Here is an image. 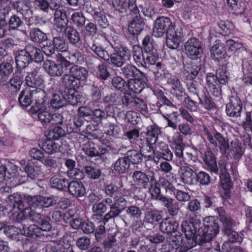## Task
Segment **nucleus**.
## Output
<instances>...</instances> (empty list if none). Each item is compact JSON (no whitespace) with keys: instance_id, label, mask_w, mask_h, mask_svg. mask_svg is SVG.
Here are the masks:
<instances>
[{"instance_id":"63","label":"nucleus","mask_w":252,"mask_h":252,"mask_svg":"<svg viewBox=\"0 0 252 252\" xmlns=\"http://www.w3.org/2000/svg\"><path fill=\"white\" fill-rule=\"evenodd\" d=\"M126 213L131 219H138L141 218L142 213L140 208L136 205L127 207Z\"/></svg>"},{"instance_id":"17","label":"nucleus","mask_w":252,"mask_h":252,"mask_svg":"<svg viewBox=\"0 0 252 252\" xmlns=\"http://www.w3.org/2000/svg\"><path fill=\"white\" fill-rule=\"evenodd\" d=\"M87 12L93 17L94 21L102 28H105L109 25L108 21L105 13L99 8L92 7L91 5L87 9Z\"/></svg>"},{"instance_id":"7","label":"nucleus","mask_w":252,"mask_h":252,"mask_svg":"<svg viewBox=\"0 0 252 252\" xmlns=\"http://www.w3.org/2000/svg\"><path fill=\"white\" fill-rule=\"evenodd\" d=\"M114 199L113 204L109 207V211L104 215L103 224L106 223L111 219L118 217L127 208V201L125 198L118 197Z\"/></svg>"},{"instance_id":"10","label":"nucleus","mask_w":252,"mask_h":252,"mask_svg":"<svg viewBox=\"0 0 252 252\" xmlns=\"http://www.w3.org/2000/svg\"><path fill=\"white\" fill-rule=\"evenodd\" d=\"M176 110V107L174 105H160L159 107L160 113L167 122V126L173 130L177 128L178 112Z\"/></svg>"},{"instance_id":"42","label":"nucleus","mask_w":252,"mask_h":252,"mask_svg":"<svg viewBox=\"0 0 252 252\" xmlns=\"http://www.w3.org/2000/svg\"><path fill=\"white\" fill-rule=\"evenodd\" d=\"M122 187V183L119 186L111 183L105 186L104 192L107 196L116 199L121 193Z\"/></svg>"},{"instance_id":"2","label":"nucleus","mask_w":252,"mask_h":252,"mask_svg":"<svg viewBox=\"0 0 252 252\" xmlns=\"http://www.w3.org/2000/svg\"><path fill=\"white\" fill-rule=\"evenodd\" d=\"M22 198V197L18 193H14L9 195L6 199V202L9 203V209H15L17 208L19 211L22 210L17 212L18 217H17V219L18 220H22L24 216V219L29 218L32 221H36L37 219L39 218V215L28 208L24 209Z\"/></svg>"},{"instance_id":"46","label":"nucleus","mask_w":252,"mask_h":252,"mask_svg":"<svg viewBox=\"0 0 252 252\" xmlns=\"http://www.w3.org/2000/svg\"><path fill=\"white\" fill-rule=\"evenodd\" d=\"M169 82L171 85L173 93L177 97H181L185 94V90L178 78H171L169 79Z\"/></svg>"},{"instance_id":"51","label":"nucleus","mask_w":252,"mask_h":252,"mask_svg":"<svg viewBox=\"0 0 252 252\" xmlns=\"http://www.w3.org/2000/svg\"><path fill=\"white\" fill-rule=\"evenodd\" d=\"M48 74L52 76H59L63 73V66L55 63V61L48 59Z\"/></svg>"},{"instance_id":"62","label":"nucleus","mask_w":252,"mask_h":252,"mask_svg":"<svg viewBox=\"0 0 252 252\" xmlns=\"http://www.w3.org/2000/svg\"><path fill=\"white\" fill-rule=\"evenodd\" d=\"M199 104L207 110H212L216 107V104L210 95H204L201 98H198Z\"/></svg>"},{"instance_id":"36","label":"nucleus","mask_w":252,"mask_h":252,"mask_svg":"<svg viewBox=\"0 0 252 252\" xmlns=\"http://www.w3.org/2000/svg\"><path fill=\"white\" fill-rule=\"evenodd\" d=\"M37 71L34 70L29 73L26 77V83L27 86L31 88H37V87H44L43 81L41 78L36 77Z\"/></svg>"},{"instance_id":"11","label":"nucleus","mask_w":252,"mask_h":252,"mask_svg":"<svg viewBox=\"0 0 252 252\" xmlns=\"http://www.w3.org/2000/svg\"><path fill=\"white\" fill-rule=\"evenodd\" d=\"M180 180L185 184L194 185L196 172L198 170L193 165H178Z\"/></svg>"},{"instance_id":"60","label":"nucleus","mask_w":252,"mask_h":252,"mask_svg":"<svg viewBox=\"0 0 252 252\" xmlns=\"http://www.w3.org/2000/svg\"><path fill=\"white\" fill-rule=\"evenodd\" d=\"M12 0H0V19H4L11 10Z\"/></svg>"},{"instance_id":"23","label":"nucleus","mask_w":252,"mask_h":252,"mask_svg":"<svg viewBox=\"0 0 252 252\" xmlns=\"http://www.w3.org/2000/svg\"><path fill=\"white\" fill-rule=\"evenodd\" d=\"M210 52L213 59L218 62L225 58L226 54L224 44L219 41L215 42L210 49Z\"/></svg>"},{"instance_id":"35","label":"nucleus","mask_w":252,"mask_h":252,"mask_svg":"<svg viewBox=\"0 0 252 252\" xmlns=\"http://www.w3.org/2000/svg\"><path fill=\"white\" fill-rule=\"evenodd\" d=\"M130 163L127 158L125 156L119 158L114 164V169L116 172L124 174L128 171L130 168Z\"/></svg>"},{"instance_id":"39","label":"nucleus","mask_w":252,"mask_h":252,"mask_svg":"<svg viewBox=\"0 0 252 252\" xmlns=\"http://www.w3.org/2000/svg\"><path fill=\"white\" fill-rule=\"evenodd\" d=\"M162 216L160 211L157 209L147 211L145 214L144 221L154 224L162 220Z\"/></svg>"},{"instance_id":"32","label":"nucleus","mask_w":252,"mask_h":252,"mask_svg":"<svg viewBox=\"0 0 252 252\" xmlns=\"http://www.w3.org/2000/svg\"><path fill=\"white\" fill-rule=\"evenodd\" d=\"M121 131L120 128L116 125L110 123L108 127V129L105 132L104 135L101 139L102 143L107 147L110 146L111 138L107 139L105 136H116L119 134Z\"/></svg>"},{"instance_id":"48","label":"nucleus","mask_w":252,"mask_h":252,"mask_svg":"<svg viewBox=\"0 0 252 252\" xmlns=\"http://www.w3.org/2000/svg\"><path fill=\"white\" fill-rule=\"evenodd\" d=\"M214 230L207 229L204 226L198 228L197 236H199V239L204 242H209L211 241L217 235H212L214 233Z\"/></svg>"},{"instance_id":"19","label":"nucleus","mask_w":252,"mask_h":252,"mask_svg":"<svg viewBox=\"0 0 252 252\" xmlns=\"http://www.w3.org/2000/svg\"><path fill=\"white\" fill-rule=\"evenodd\" d=\"M68 193L76 198L83 196L86 193L84 185L81 181H72L67 186Z\"/></svg>"},{"instance_id":"29","label":"nucleus","mask_w":252,"mask_h":252,"mask_svg":"<svg viewBox=\"0 0 252 252\" xmlns=\"http://www.w3.org/2000/svg\"><path fill=\"white\" fill-rule=\"evenodd\" d=\"M203 160L210 170L215 173L218 172L216 158L210 148H208L205 152Z\"/></svg>"},{"instance_id":"30","label":"nucleus","mask_w":252,"mask_h":252,"mask_svg":"<svg viewBox=\"0 0 252 252\" xmlns=\"http://www.w3.org/2000/svg\"><path fill=\"white\" fill-rule=\"evenodd\" d=\"M144 28V23L140 16L133 17L128 27V31L132 35H138Z\"/></svg>"},{"instance_id":"59","label":"nucleus","mask_w":252,"mask_h":252,"mask_svg":"<svg viewBox=\"0 0 252 252\" xmlns=\"http://www.w3.org/2000/svg\"><path fill=\"white\" fill-rule=\"evenodd\" d=\"M220 177L223 189H227L231 187V182L229 174L225 167L224 169H220Z\"/></svg>"},{"instance_id":"55","label":"nucleus","mask_w":252,"mask_h":252,"mask_svg":"<svg viewBox=\"0 0 252 252\" xmlns=\"http://www.w3.org/2000/svg\"><path fill=\"white\" fill-rule=\"evenodd\" d=\"M220 85H225L228 81V73L225 66L220 67L215 74Z\"/></svg>"},{"instance_id":"33","label":"nucleus","mask_w":252,"mask_h":252,"mask_svg":"<svg viewBox=\"0 0 252 252\" xmlns=\"http://www.w3.org/2000/svg\"><path fill=\"white\" fill-rule=\"evenodd\" d=\"M92 212L93 213L92 216V220L94 221L98 220L99 221L102 220L104 216L103 214L107 210V207L103 202H98L94 204L92 206Z\"/></svg>"},{"instance_id":"50","label":"nucleus","mask_w":252,"mask_h":252,"mask_svg":"<svg viewBox=\"0 0 252 252\" xmlns=\"http://www.w3.org/2000/svg\"><path fill=\"white\" fill-rule=\"evenodd\" d=\"M50 183L52 188L62 190L66 187L68 182L66 179L61 178L59 176L56 175L50 179Z\"/></svg>"},{"instance_id":"21","label":"nucleus","mask_w":252,"mask_h":252,"mask_svg":"<svg viewBox=\"0 0 252 252\" xmlns=\"http://www.w3.org/2000/svg\"><path fill=\"white\" fill-rule=\"evenodd\" d=\"M69 73L72 74L78 84L82 86L86 82L88 71L84 67L73 65L70 68Z\"/></svg>"},{"instance_id":"49","label":"nucleus","mask_w":252,"mask_h":252,"mask_svg":"<svg viewBox=\"0 0 252 252\" xmlns=\"http://www.w3.org/2000/svg\"><path fill=\"white\" fill-rule=\"evenodd\" d=\"M214 230L207 229L204 226L198 228L197 236H199V239L204 242H209L211 241L217 235H212L214 233Z\"/></svg>"},{"instance_id":"43","label":"nucleus","mask_w":252,"mask_h":252,"mask_svg":"<svg viewBox=\"0 0 252 252\" xmlns=\"http://www.w3.org/2000/svg\"><path fill=\"white\" fill-rule=\"evenodd\" d=\"M64 93L65 94L64 95H60L59 94H54L53 95V97L51 100V105L52 107L59 109L65 104L66 100H68L69 102V99L67 98L68 94L66 91H64Z\"/></svg>"},{"instance_id":"52","label":"nucleus","mask_w":252,"mask_h":252,"mask_svg":"<svg viewBox=\"0 0 252 252\" xmlns=\"http://www.w3.org/2000/svg\"><path fill=\"white\" fill-rule=\"evenodd\" d=\"M149 191L153 198L158 200L162 195L160 193V189L155 177H151Z\"/></svg>"},{"instance_id":"25","label":"nucleus","mask_w":252,"mask_h":252,"mask_svg":"<svg viewBox=\"0 0 252 252\" xmlns=\"http://www.w3.org/2000/svg\"><path fill=\"white\" fill-rule=\"evenodd\" d=\"M48 247H51L52 252H73V248L68 243L57 241V239L52 240L48 238Z\"/></svg>"},{"instance_id":"40","label":"nucleus","mask_w":252,"mask_h":252,"mask_svg":"<svg viewBox=\"0 0 252 252\" xmlns=\"http://www.w3.org/2000/svg\"><path fill=\"white\" fill-rule=\"evenodd\" d=\"M217 212L220 220L223 224L222 228H232L234 224V221L230 216L226 213L222 207L217 208Z\"/></svg>"},{"instance_id":"14","label":"nucleus","mask_w":252,"mask_h":252,"mask_svg":"<svg viewBox=\"0 0 252 252\" xmlns=\"http://www.w3.org/2000/svg\"><path fill=\"white\" fill-rule=\"evenodd\" d=\"M53 47L52 49H48V57L56 61L62 60L63 58L59 51H65L67 49L66 44L64 41L61 37H54L53 41Z\"/></svg>"},{"instance_id":"58","label":"nucleus","mask_w":252,"mask_h":252,"mask_svg":"<svg viewBox=\"0 0 252 252\" xmlns=\"http://www.w3.org/2000/svg\"><path fill=\"white\" fill-rule=\"evenodd\" d=\"M243 71L245 82L252 85V61L243 63Z\"/></svg>"},{"instance_id":"44","label":"nucleus","mask_w":252,"mask_h":252,"mask_svg":"<svg viewBox=\"0 0 252 252\" xmlns=\"http://www.w3.org/2000/svg\"><path fill=\"white\" fill-rule=\"evenodd\" d=\"M128 89L135 94H139L145 88V84L141 80L132 79L128 80L126 83Z\"/></svg>"},{"instance_id":"5","label":"nucleus","mask_w":252,"mask_h":252,"mask_svg":"<svg viewBox=\"0 0 252 252\" xmlns=\"http://www.w3.org/2000/svg\"><path fill=\"white\" fill-rule=\"evenodd\" d=\"M179 24L173 23L170 19L167 17L161 16L156 19L154 23L152 34L156 37H161L169 30H172Z\"/></svg>"},{"instance_id":"8","label":"nucleus","mask_w":252,"mask_h":252,"mask_svg":"<svg viewBox=\"0 0 252 252\" xmlns=\"http://www.w3.org/2000/svg\"><path fill=\"white\" fill-rule=\"evenodd\" d=\"M184 36L183 27L181 25L171 31L169 30L166 34V44L167 46L173 50L177 49L180 47L182 38Z\"/></svg>"},{"instance_id":"38","label":"nucleus","mask_w":252,"mask_h":252,"mask_svg":"<svg viewBox=\"0 0 252 252\" xmlns=\"http://www.w3.org/2000/svg\"><path fill=\"white\" fill-rule=\"evenodd\" d=\"M34 92V91H32L29 88H26L21 92L19 101L22 107H27L31 105Z\"/></svg>"},{"instance_id":"53","label":"nucleus","mask_w":252,"mask_h":252,"mask_svg":"<svg viewBox=\"0 0 252 252\" xmlns=\"http://www.w3.org/2000/svg\"><path fill=\"white\" fill-rule=\"evenodd\" d=\"M126 155V157L129 161V163L131 164H139L141 163L143 160V155L142 153L135 150H128Z\"/></svg>"},{"instance_id":"54","label":"nucleus","mask_w":252,"mask_h":252,"mask_svg":"<svg viewBox=\"0 0 252 252\" xmlns=\"http://www.w3.org/2000/svg\"><path fill=\"white\" fill-rule=\"evenodd\" d=\"M105 61L117 68H121L126 63L115 52L110 55L108 53Z\"/></svg>"},{"instance_id":"9","label":"nucleus","mask_w":252,"mask_h":252,"mask_svg":"<svg viewBox=\"0 0 252 252\" xmlns=\"http://www.w3.org/2000/svg\"><path fill=\"white\" fill-rule=\"evenodd\" d=\"M185 50L188 56L192 60L200 58L203 54L201 42L195 37L190 38L185 42Z\"/></svg>"},{"instance_id":"22","label":"nucleus","mask_w":252,"mask_h":252,"mask_svg":"<svg viewBox=\"0 0 252 252\" xmlns=\"http://www.w3.org/2000/svg\"><path fill=\"white\" fill-rule=\"evenodd\" d=\"M154 177L155 175L153 172L147 175L141 171H135L132 176L134 183L137 186L143 188H147L148 183L150 182L151 177Z\"/></svg>"},{"instance_id":"12","label":"nucleus","mask_w":252,"mask_h":252,"mask_svg":"<svg viewBox=\"0 0 252 252\" xmlns=\"http://www.w3.org/2000/svg\"><path fill=\"white\" fill-rule=\"evenodd\" d=\"M65 131L61 127L57 126L48 132V154H52L59 150V146L53 140H58L65 135Z\"/></svg>"},{"instance_id":"47","label":"nucleus","mask_w":252,"mask_h":252,"mask_svg":"<svg viewBox=\"0 0 252 252\" xmlns=\"http://www.w3.org/2000/svg\"><path fill=\"white\" fill-rule=\"evenodd\" d=\"M203 226L207 227V229L214 230V233H212V235H217L219 232L220 228L218 222L213 217H205L203 220Z\"/></svg>"},{"instance_id":"16","label":"nucleus","mask_w":252,"mask_h":252,"mask_svg":"<svg viewBox=\"0 0 252 252\" xmlns=\"http://www.w3.org/2000/svg\"><path fill=\"white\" fill-rule=\"evenodd\" d=\"M207 89L214 96L220 97L221 94V85L219 84L216 75L212 73H209L206 75Z\"/></svg>"},{"instance_id":"31","label":"nucleus","mask_w":252,"mask_h":252,"mask_svg":"<svg viewBox=\"0 0 252 252\" xmlns=\"http://www.w3.org/2000/svg\"><path fill=\"white\" fill-rule=\"evenodd\" d=\"M132 56L133 62L138 67L146 66L145 62V52L139 45H135L132 47Z\"/></svg>"},{"instance_id":"45","label":"nucleus","mask_w":252,"mask_h":252,"mask_svg":"<svg viewBox=\"0 0 252 252\" xmlns=\"http://www.w3.org/2000/svg\"><path fill=\"white\" fill-rule=\"evenodd\" d=\"M230 151L235 159H240L244 153L241 143L236 140L231 142Z\"/></svg>"},{"instance_id":"13","label":"nucleus","mask_w":252,"mask_h":252,"mask_svg":"<svg viewBox=\"0 0 252 252\" xmlns=\"http://www.w3.org/2000/svg\"><path fill=\"white\" fill-rule=\"evenodd\" d=\"M242 103L237 95H232L230 97L229 102L226 105V113L228 116L239 117L242 110Z\"/></svg>"},{"instance_id":"57","label":"nucleus","mask_w":252,"mask_h":252,"mask_svg":"<svg viewBox=\"0 0 252 252\" xmlns=\"http://www.w3.org/2000/svg\"><path fill=\"white\" fill-rule=\"evenodd\" d=\"M84 172L89 178L93 180L98 179L101 174V170L94 166H86Z\"/></svg>"},{"instance_id":"28","label":"nucleus","mask_w":252,"mask_h":252,"mask_svg":"<svg viewBox=\"0 0 252 252\" xmlns=\"http://www.w3.org/2000/svg\"><path fill=\"white\" fill-rule=\"evenodd\" d=\"M146 135L148 144L153 145L158 140V137L161 133L160 128L156 124L150 125L146 128Z\"/></svg>"},{"instance_id":"34","label":"nucleus","mask_w":252,"mask_h":252,"mask_svg":"<svg viewBox=\"0 0 252 252\" xmlns=\"http://www.w3.org/2000/svg\"><path fill=\"white\" fill-rule=\"evenodd\" d=\"M187 209L189 212L187 213L186 218L189 220H194L195 214L201 210V203L197 199L191 200L187 206Z\"/></svg>"},{"instance_id":"26","label":"nucleus","mask_w":252,"mask_h":252,"mask_svg":"<svg viewBox=\"0 0 252 252\" xmlns=\"http://www.w3.org/2000/svg\"><path fill=\"white\" fill-rule=\"evenodd\" d=\"M120 73L128 80L139 77L143 73L135 66L132 64H127L121 68Z\"/></svg>"},{"instance_id":"37","label":"nucleus","mask_w":252,"mask_h":252,"mask_svg":"<svg viewBox=\"0 0 252 252\" xmlns=\"http://www.w3.org/2000/svg\"><path fill=\"white\" fill-rule=\"evenodd\" d=\"M64 30L65 36L67 38L69 42L73 44H77L80 40V34L78 31L73 27L70 26H65Z\"/></svg>"},{"instance_id":"1","label":"nucleus","mask_w":252,"mask_h":252,"mask_svg":"<svg viewBox=\"0 0 252 252\" xmlns=\"http://www.w3.org/2000/svg\"><path fill=\"white\" fill-rule=\"evenodd\" d=\"M45 88V85L44 87H37L36 89H34V95L35 98V105L32 106L30 108V112L32 114L37 113L38 117L39 120L42 122L46 125V116H47V103L46 102L47 97L46 92L44 89Z\"/></svg>"},{"instance_id":"64","label":"nucleus","mask_w":252,"mask_h":252,"mask_svg":"<svg viewBox=\"0 0 252 252\" xmlns=\"http://www.w3.org/2000/svg\"><path fill=\"white\" fill-rule=\"evenodd\" d=\"M28 51L32 57V61L35 62H41L43 60V56L41 51L33 46L28 45Z\"/></svg>"},{"instance_id":"61","label":"nucleus","mask_w":252,"mask_h":252,"mask_svg":"<svg viewBox=\"0 0 252 252\" xmlns=\"http://www.w3.org/2000/svg\"><path fill=\"white\" fill-rule=\"evenodd\" d=\"M158 59L157 51L145 53V62L146 66L144 68H148L150 65H154Z\"/></svg>"},{"instance_id":"3","label":"nucleus","mask_w":252,"mask_h":252,"mask_svg":"<svg viewBox=\"0 0 252 252\" xmlns=\"http://www.w3.org/2000/svg\"><path fill=\"white\" fill-rule=\"evenodd\" d=\"M50 8L54 12V19L51 23L56 29L62 30L67 25L66 12L63 8L61 0H49L48 1V8Z\"/></svg>"},{"instance_id":"6","label":"nucleus","mask_w":252,"mask_h":252,"mask_svg":"<svg viewBox=\"0 0 252 252\" xmlns=\"http://www.w3.org/2000/svg\"><path fill=\"white\" fill-rule=\"evenodd\" d=\"M62 84L67 91V93L68 94L67 98L69 99V102L72 105L76 104L77 102V100L75 94H77L78 92H76L75 89L81 87L80 84H78L71 73L66 74L63 76Z\"/></svg>"},{"instance_id":"15","label":"nucleus","mask_w":252,"mask_h":252,"mask_svg":"<svg viewBox=\"0 0 252 252\" xmlns=\"http://www.w3.org/2000/svg\"><path fill=\"white\" fill-rule=\"evenodd\" d=\"M82 150L89 157H101L108 152L104 147H100L92 141H88L82 145Z\"/></svg>"},{"instance_id":"27","label":"nucleus","mask_w":252,"mask_h":252,"mask_svg":"<svg viewBox=\"0 0 252 252\" xmlns=\"http://www.w3.org/2000/svg\"><path fill=\"white\" fill-rule=\"evenodd\" d=\"M179 223L173 218L167 217L162 220L160 223V230L163 233L169 234L178 230Z\"/></svg>"},{"instance_id":"56","label":"nucleus","mask_w":252,"mask_h":252,"mask_svg":"<svg viewBox=\"0 0 252 252\" xmlns=\"http://www.w3.org/2000/svg\"><path fill=\"white\" fill-rule=\"evenodd\" d=\"M211 182V177L210 175L204 171H199L196 172L194 179V184H199L202 186H207Z\"/></svg>"},{"instance_id":"4","label":"nucleus","mask_w":252,"mask_h":252,"mask_svg":"<svg viewBox=\"0 0 252 252\" xmlns=\"http://www.w3.org/2000/svg\"><path fill=\"white\" fill-rule=\"evenodd\" d=\"M203 132L210 144L215 148L218 147L221 154H225L229 149V144L228 139L224 137L220 132L215 129H209L205 126H203Z\"/></svg>"},{"instance_id":"41","label":"nucleus","mask_w":252,"mask_h":252,"mask_svg":"<svg viewBox=\"0 0 252 252\" xmlns=\"http://www.w3.org/2000/svg\"><path fill=\"white\" fill-rule=\"evenodd\" d=\"M228 50L236 52L244 51L246 48L244 44L238 38L228 39L226 42Z\"/></svg>"},{"instance_id":"18","label":"nucleus","mask_w":252,"mask_h":252,"mask_svg":"<svg viewBox=\"0 0 252 252\" xmlns=\"http://www.w3.org/2000/svg\"><path fill=\"white\" fill-rule=\"evenodd\" d=\"M194 219V220H191L187 219L184 220L181 224V229L182 232L184 233L187 239L189 240L193 239L195 236L196 237L197 232L196 224L197 221Z\"/></svg>"},{"instance_id":"20","label":"nucleus","mask_w":252,"mask_h":252,"mask_svg":"<svg viewBox=\"0 0 252 252\" xmlns=\"http://www.w3.org/2000/svg\"><path fill=\"white\" fill-rule=\"evenodd\" d=\"M87 47L92 51L99 58L105 61L107 57L108 52L101 45L97 40H94L92 41H85Z\"/></svg>"},{"instance_id":"24","label":"nucleus","mask_w":252,"mask_h":252,"mask_svg":"<svg viewBox=\"0 0 252 252\" xmlns=\"http://www.w3.org/2000/svg\"><path fill=\"white\" fill-rule=\"evenodd\" d=\"M28 51V46L25 50L17 53L15 56V62L17 67L22 69L25 68L32 61V57Z\"/></svg>"}]
</instances>
